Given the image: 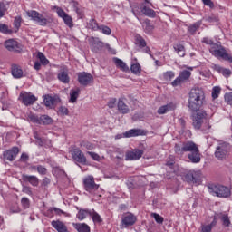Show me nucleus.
Instances as JSON below:
<instances>
[{
  "label": "nucleus",
  "instance_id": "obj_1",
  "mask_svg": "<svg viewBox=\"0 0 232 232\" xmlns=\"http://www.w3.org/2000/svg\"><path fill=\"white\" fill-rule=\"evenodd\" d=\"M206 101V94L200 88H193L188 93V108L192 111H198L204 106Z\"/></svg>",
  "mask_w": 232,
  "mask_h": 232
},
{
  "label": "nucleus",
  "instance_id": "obj_2",
  "mask_svg": "<svg viewBox=\"0 0 232 232\" xmlns=\"http://www.w3.org/2000/svg\"><path fill=\"white\" fill-rule=\"evenodd\" d=\"M192 125L195 130H211V125L208 121V113L206 111H198L192 115Z\"/></svg>",
  "mask_w": 232,
  "mask_h": 232
},
{
  "label": "nucleus",
  "instance_id": "obj_3",
  "mask_svg": "<svg viewBox=\"0 0 232 232\" xmlns=\"http://www.w3.org/2000/svg\"><path fill=\"white\" fill-rule=\"evenodd\" d=\"M83 188L85 191H88L91 195H93L94 197H101L99 194L101 191L100 186L95 183L93 176H87L83 179Z\"/></svg>",
  "mask_w": 232,
  "mask_h": 232
},
{
  "label": "nucleus",
  "instance_id": "obj_4",
  "mask_svg": "<svg viewBox=\"0 0 232 232\" xmlns=\"http://www.w3.org/2000/svg\"><path fill=\"white\" fill-rule=\"evenodd\" d=\"M198 146L195 144L193 141H185L180 146L179 144H176L174 147V151L177 155H184V153L189 151L190 153L195 151Z\"/></svg>",
  "mask_w": 232,
  "mask_h": 232
},
{
  "label": "nucleus",
  "instance_id": "obj_5",
  "mask_svg": "<svg viewBox=\"0 0 232 232\" xmlns=\"http://www.w3.org/2000/svg\"><path fill=\"white\" fill-rule=\"evenodd\" d=\"M27 15L32 21H34L39 26H46L50 23V19L44 17V15L35 10H30L26 12Z\"/></svg>",
  "mask_w": 232,
  "mask_h": 232
},
{
  "label": "nucleus",
  "instance_id": "obj_6",
  "mask_svg": "<svg viewBox=\"0 0 232 232\" xmlns=\"http://www.w3.org/2000/svg\"><path fill=\"white\" fill-rule=\"evenodd\" d=\"M28 121H30V122H34L35 124H43L44 126L53 124V119L46 114L41 116L30 114L28 116Z\"/></svg>",
  "mask_w": 232,
  "mask_h": 232
},
{
  "label": "nucleus",
  "instance_id": "obj_7",
  "mask_svg": "<svg viewBox=\"0 0 232 232\" xmlns=\"http://www.w3.org/2000/svg\"><path fill=\"white\" fill-rule=\"evenodd\" d=\"M70 153L75 162H79V164H82L83 166H86V164H88V160H86V156H84V153L82 152V150H81V149H72Z\"/></svg>",
  "mask_w": 232,
  "mask_h": 232
},
{
  "label": "nucleus",
  "instance_id": "obj_8",
  "mask_svg": "<svg viewBox=\"0 0 232 232\" xmlns=\"http://www.w3.org/2000/svg\"><path fill=\"white\" fill-rule=\"evenodd\" d=\"M5 46L8 52H15L16 53H21V52H23V45L15 39L5 41Z\"/></svg>",
  "mask_w": 232,
  "mask_h": 232
},
{
  "label": "nucleus",
  "instance_id": "obj_9",
  "mask_svg": "<svg viewBox=\"0 0 232 232\" xmlns=\"http://www.w3.org/2000/svg\"><path fill=\"white\" fill-rule=\"evenodd\" d=\"M19 101H21L24 106H32V104L37 101V97L32 92H22L19 95Z\"/></svg>",
  "mask_w": 232,
  "mask_h": 232
},
{
  "label": "nucleus",
  "instance_id": "obj_10",
  "mask_svg": "<svg viewBox=\"0 0 232 232\" xmlns=\"http://www.w3.org/2000/svg\"><path fill=\"white\" fill-rule=\"evenodd\" d=\"M135 222H137V216L133 215L131 212H127L121 217V226L123 227L134 226Z\"/></svg>",
  "mask_w": 232,
  "mask_h": 232
},
{
  "label": "nucleus",
  "instance_id": "obj_11",
  "mask_svg": "<svg viewBox=\"0 0 232 232\" xmlns=\"http://www.w3.org/2000/svg\"><path fill=\"white\" fill-rule=\"evenodd\" d=\"M214 193H216L217 197H220L221 198H227L231 197V188L218 185L214 187Z\"/></svg>",
  "mask_w": 232,
  "mask_h": 232
},
{
  "label": "nucleus",
  "instance_id": "obj_12",
  "mask_svg": "<svg viewBox=\"0 0 232 232\" xmlns=\"http://www.w3.org/2000/svg\"><path fill=\"white\" fill-rule=\"evenodd\" d=\"M185 180L187 182H192V184H200V171H188L185 175Z\"/></svg>",
  "mask_w": 232,
  "mask_h": 232
},
{
  "label": "nucleus",
  "instance_id": "obj_13",
  "mask_svg": "<svg viewBox=\"0 0 232 232\" xmlns=\"http://www.w3.org/2000/svg\"><path fill=\"white\" fill-rule=\"evenodd\" d=\"M191 77V72L189 71H182L179 77H177L172 82V86L175 88L177 86H179V84H182V82L184 81H188V79H189Z\"/></svg>",
  "mask_w": 232,
  "mask_h": 232
},
{
  "label": "nucleus",
  "instance_id": "obj_14",
  "mask_svg": "<svg viewBox=\"0 0 232 232\" xmlns=\"http://www.w3.org/2000/svg\"><path fill=\"white\" fill-rule=\"evenodd\" d=\"M144 155V150L134 149L132 150H130L126 152L125 160H139Z\"/></svg>",
  "mask_w": 232,
  "mask_h": 232
},
{
  "label": "nucleus",
  "instance_id": "obj_15",
  "mask_svg": "<svg viewBox=\"0 0 232 232\" xmlns=\"http://www.w3.org/2000/svg\"><path fill=\"white\" fill-rule=\"evenodd\" d=\"M78 82H80L82 86H88V84L93 82V76L88 72H79Z\"/></svg>",
  "mask_w": 232,
  "mask_h": 232
},
{
  "label": "nucleus",
  "instance_id": "obj_16",
  "mask_svg": "<svg viewBox=\"0 0 232 232\" xmlns=\"http://www.w3.org/2000/svg\"><path fill=\"white\" fill-rule=\"evenodd\" d=\"M19 155V148L13 147L11 150H8L4 152V159L9 160L10 162L15 160V158Z\"/></svg>",
  "mask_w": 232,
  "mask_h": 232
},
{
  "label": "nucleus",
  "instance_id": "obj_17",
  "mask_svg": "<svg viewBox=\"0 0 232 232\" xmlns=\"http://www.w3.org/2000/svg\"><path fill=\"white\" fill-rule=\"evenodd\" d=\"M139 6L143 15H146L147 17H151V18H154L157 16V13L155 12V10L148 7V5H146V3L140 4Z\"/></svg>",
  "mask_w": 232,
  "mask_h": 232
},
{
  "label": "nucleus",
  "instance_id": "obj_18",
  "mask_svg": "<svg viewBox=\"0 0 232 232\" xmlns=\"http://www.w3.org/2000/svg\"><path fill=\"white\" fill-rule=\"evenodd\" d=\"M51 226L57 230V232H70L66 224L61 220H53Z\"/></svg>",
  "mask_w": 232,
  "mask_h": 232
},
{
  "label": "nucleus",
  "instance_id": "obj_19",
  "mask_svg": "<svg viewBox=\"0 0 232 232\" xmlns=\"http://www.w3.org/2000/svg\"><path fill=\"white\" fill-rule=\"evenodd\" d=\"M219 220L222 222V226L225 227H229L231 226V217L227 212H220L218 214Z\"/></svg>",
  "mask_w": 232,
  "mask_h": 232
},
{
  "label": "nucleus",
  "instance_id": "obj_20",
  "mask_svg": "<svg viewBox=\"0 0 232 232\" xmlns=\"http://www.w3.org/2000/svg\"><path fill=\"white\" fill-rule=\"evenodd\" d=\"M117 108L119 113H121L122 115H126L127 113H130V107L126 104L124 102V99L120 98L118 100Z\"/></svg>",
  "mask_w": 232,
  "mask_h": 232
},
{
  "label": "nucleus",
  "instance_id": "obj_21",
  "mask_svg": "<svg viewBox=\"0 0 232 232\" xmlns=\"http://www.w3.org/2000/svg\"><path fill=\"white\" fill-rule=\"evenodd\" d=\"M22 179L24 180V182H29V184H31V186H34V188H37V186H39V178H37V176L23 174Z\"/></svg>",
  "mask_w": 232,
  "mask_h": 232
},
{
  "label": "nucleus",
  "instance_id": "obj_22",
  "mask_svg": "<svg viewBox=\"0 0 232 232\" xmlns=\"http://www.w3.org/2000/svg\"><path fill=\"white\" fill-rule=\"evenodd\" d=\"M139 135H146V132L140 129H132L123 133V137L127 139H130V137H139Z\"/></svg>",
  "mask_w": 232,
  "mask_h": 232
},
{
  "label": "nucleus",
  "instance_id": "obj_23",
  "mask_svg": "<svg viewBox=\"0 0 232 232\" xmlns=\"http://www.w3.org/2000/svg\"><path fill=\"white\" fill-rule=\"evenodd\" d=\"M57 79L60 81V82L68 84L70 82V75L68 74V71L61 70L57 74Z\"/></svg>",
  "mask_w": 232,
  "mask_h": 232
},
{
  "label": "nucleus",
  "instance_id": "obj_24",
  "mask_svg": "<svg viewBox=\"0 0 232 232\" xmlns=\"http://www.w3.org/2000/svg\"><path fill=\"white\" fill-rule=\"evenodd\" d=\"M113 63L116 65V68H119L121 72H125V73H128L130 72V67L124 63L122 60L119 58H114Z\"/></svg>",
  "mask_w": 232,
  "mask_h": 232
},
{
  "label": "nucleus",
  "instance_id": "obj_25",
  "mask_svg": "<svg viewBox=\"0 0 232 232\" xmlns=\"http://www.w3.org/2000/svg\"><path fill=\"white\" fill-rule=\"evenodd\" d=\"M211 68H212V70H215V72L221 73L225 77H229V75H231V70L226 69L218 64H212Z\"/></svg>",
  "mask_w": 232,
  "mask_h": 232
},
{
  "label": "nucleus",
  "instance_id": "obj_26",
  "mask_svg": "<svg viewBox=\"0 0 232 232\" xmlns=\"http://www.w3.org/2000/svg\"><path fill=\"white\" fill-rule=\"evenodd\" d=\"M141 24H142L145 34H153V30H155V26H153V24H151V22L150 21V19H145L141 23Z\"/></svg>",
  "mask_w": 232,
  "mask_h": 232
},
{
  "label": "nucleus",
  "instance_id": "obj_27",
  "mask_svg": "<svg viewBox=\"0 0 232 232\" xmlns=\"http://www.w3.org/2000/svg\"><path fill=\"white\" fill-rule=\"evenodd\" d=\"M176 106L173 103H168L167 105H163L158 109L159 115H165L168 111H172L175 110Z\"/></svg>",
  "mask_w": 232,
  "mask_h": 232
},
{
  "label": "nucleus",
  "instance_id": "obj_28",
  "mask_svg": "<svg viewBox=\"0 0 232 232\" xmlns=\"http://www.w3.org/2000/svg\"><path fill=\"white\" fill-rule=\"evenodd\" d=\"M188 159L194 164H198V162H200V150H198V148L188 154Z\"/></svg>",
  "mask_w": 232,
  "mask_h": 232
},
{
  "label": "nucleus",
  "instance_id": "obj_29",
  "mask_svg": "<svg viewBox=\"0 0 232 232\" xmlns=\"http://www.w3.org/2000/svg\"><path fill=\"white\" fill-rule=\"evenodd\" d=\"M227 154V150L224 145H221L217 148L215 155L217 159H226V155Z\"/></svg>",
  "mask_w": 232,
  "mask_h": 232
},
{
  "label": "nucleus",
  "instance_id": "obj_30",
  "mask_svg": "<svg viewBox=\"0 0 232 232\" xmlns=\"http://www.w3.org/2000/svg\"><path fill=\"white\" fill-rule=\"evenodd\" d=\"M73 227L78 232H90V226L86 223H73Z\"/></svg>",
  "mask_w": 232,
  "mask_h": 232
},
{
  "label": "nucleus",
  "instance_id": "obj_31",
  "mask_svg": "<svg viewBox=\"0 0 232 232\" xmlns=\"http://www.w3.org/2000/svg\"><path fill=\"white\" fill-rule=\"evenodd\" d=\"M215 226H217V217H214L213 221L209 225L202 224L201 232H211Z\"/></svg>",
  "mask_w": 232,
  "mask_h": 232
},
{
  "label": "nucleus",
  "instance_id": "obj_32",
  "mask_svg": "<svg viewBox=\"0 0 232 232\" xmlns=\"http://www.w3.org/2000/svg\"><path fill=\"white\" fill-rule=\"evenodd\" d=\"M12 75L14 79H21L23 77V69L19 65L12 66Z\"/></svg>",
  "mask_w": 232,
  "mask_h": 232
},
{
  "label": "nucleus",
  "instance_id": "obj_33",
  "mask_svg": "<svg viewBox=\"0 0 232 232\" xmlns=\"http://www.w3.org/2000/svg\"><path fill=\"white\" fill-rule=\"evenodd\" d=\"M130 72L134 75H139L140 74V72H142V67L140 66V63L138 62H134L130 65Z\"/></svg>",
  "mask_w": 232,
  "mask_h": 232
},
{
  "label": "nucleus",
  "instance_id": "obj_34",
  "mask_svg": "<svg viewBox=\"0 0 232 232\" xmlns=\"http://www.w3.org/2000/svg\"><path fill=\"white\" fill-rule=\"evenodd\" d=\"M90 217L92 218V222H94V224H101V222H102L101 215L93 209L90 210Z\"/></svg>",
  "mask_w": 232,
  "mask_h": 232
},
{
  "label": "nucleus",
  "instance_id": "obj_35",
  "mask_svg": "<svg viewBox=\"0 0 232 232\" xmlns=\"http://www.w3.org/2000/svg\"><path fill=\"white\" fill-rule=\"evenodd\" d=\"M146 40L140 34L135 36V45L139 46V48H146Z\"/></svg>",
  "mask_w": 232,
  "mask_h": 232
},
{
  "label": "nucleus",
  "instance_id": "obj_36",
  "mask_svg": "<svg viewBox=\"0 0 232 232\" xmlns=\"http://www.w3.org/2000/svg\"><path fill=\"white\" fill-rule=\"evenodd\" d=\"M37 59H39L40 63L44 65V66H47V64H50V61L46 58V56L44 55V53L38 52L36 54Z\"/></svg>",
  "mask_w": 232,
  "mask_h": 232
},
{
  "label": "nucleus",
  "instance_id": "obj_37",
  "mask_svg": "<svg viewBox=\"0 0 232 232\" xmlns=\"http://www.w3.org/2000/svg\"><path fill=\"white\" fill-rule=\"evenodd\" d=\"M174 50H175V52H177V53H178V55H179V57H184V55H186V49L184 48V45H182V44H175Z\"/></svg>",
  "mask_w": 232,
  "mask_h": 232
},
{
  "label": "nucleus",
  "instance_id": "obj_38",
  "mask_svg": "<svg viewBox=\"0 0 232 232\" xmlns=\"http://www.w3.org/2000/svg\"><path fill=\"white\" fill-rule=\"evenodd\" d=\"M79 93H81L80 89L72 90L70 92V102H75L79 97Z\"/></svg>",
  "mask_w": 232,
  "mask_h": 232
},
{
  "label": "nucleus",
  "instance_id": "obj_39",
  "mask_svg": "<svg viewBox=\"0 0 232 232\" xmlns=\"http://www.w3.org/2000/svg\"><path fill=\"white\" fill-rule=\"evenodd\" d=\"M88 215L90 216V210L80 209L76 217L80 220H84V218H86Z\"/></svg>",
  "mask_w": 232,
  "mask_h": 232
},
{
  "label": "nucleus",
  "instance_id": "obj_40",
  "mask_svg": "<svg viewBox=\"0 0 232 232\" xmlns=\"http://www.w3.org/2000/svg\"><path fill=\"white\" fill-rule=\"evenodd\" d=\"M44 105L47 108H53V102H54L53 97H52L50 95H46L44 97Z\"/></svg>",
  "mask_w": 232,
  "mask_h": 232
},
{
  "label": "nucleus",
  "instance_id": "obj_41",
  "mask_svg": "<svg viewBox=\"0 0 232 232\" xmlns=\"http://www.w3.org/2000/svg\"><path fill=\"white\" fill-rule=\"evenodd\" d=\"M100 27H101V25H99V24L97 23V20H95V19L90 20L89 28H91V30L97 32V30H99Z\"/></svg>",
  "mask_w": 232,
  "mask_h": 232
},
{
  "label": "nucleus",
  "instance_id": "obj_42",
  "mask_svg": "<svg viewBox=\"0 0 232 232\" xmlns=\"http://www.w3.org/2000/svg\"><path fill=\"white\" fill-rule=\"evenodd\" d=\"M63 21L64 22V24L67 26H69V28H72V26H73V18H72V16L67 14V15L63 17Z\"/></svg>",
  "mask_w": 232,
  "mask_h": 232
},
{
  "label": "nucleus",
  "instance_id": "obj_43",
  "mask_svg": "<svg viewBox=\"0 0 232 232\" xmlns=\"http://www.w3.org/2000/svg\"><path fill=\"white\" fill-rule=\"evenodd\" d=\"M175 78V72L172 71H168L163 73L164 81H171V79Z\"/></svg>",
  "mask_w": 232,
  "mask_h": 232
},
{
  "label": "nucleus",
  "instance_id": "obj_44",
  "mask_svg": "<svg viewBox=\"0 0 232 232\" xmlns=\"http://www.w3.org/2000/svg\"><path fill=\"white\" fill-rule=\"evenodd\" d=\"M222 89L218 86H215L212 89V99L215 101V99H218V95H220V92Z\"/></svg>",
  "mask_w": 232,
  "mask_h": 232
},
{
  "label": "nucleus",
  "instance_id": "obj_45",
  "mask_svg": "<svg viewBox=\"0 0 232 232\" xmlns=\"http://www.w3.org/2000/svg\"><path fill=\"white\" fill-rule=\"evenodd\" d=\"M200 28V23H196L188 27V32L191 35L195 34L197 30Z\"/></svg>",
  "mask_w": 232,
  "mask_h": 232
},
{
  "label": "nucleus",
  "instance_id": "obj_46",
  "mask_svg": "<svg viewBox=\"0 0 232 232\" xmlns=\"http://www.w3.org/2000/svg\"><path fill=\"white\" fill-rule=\"evenodd\" d=\"M72 6L76 14L79 15V17H82V15H84V12H82L81 8H79V3L72 2Z\"/></svg>",
  "mask_w": 232,
  "mask_h": 232
},
{
  "label": "nucleus",
  "instance_id": "obj_47",
  "mask_svg": "<svg viewBox=\"0 0 232 232\" xmlns=\"http://www.w3.org/2000/svg\"><path fill=\"white\" fill-rule=\"evenodd\" d=\"M105 35H111V29L106 25H100L99 29Z\"/></svg>",
  "mask_w": 232,
  "mask_h": 232
},
{
  "label": "nucleus",
  "instance_id": "obj_48",
  "mask_svg": "<svg viewBox=\"0 0 232 232\" xmlns=\"http://www.w3.org/2000/svg\"><path fill=\"white\" fill-rule=\"evenodd\" d=\"M0 32L2 34H12V29L8 28V25L0 24Z\"/></svg>",
  "mask_w": 232,
  "mask_h": 232
},
{
  "label": "nucleus",
  "instance_id": "obj_49",
  "mask_svg": "<svg viewBox=\"0 0 232 232\" xmlns=\"http://www.w3.org/2000/svg\"><path fill=\"white\" fill-rule=\"evenodd\" d=\"M81 148H85V150H93L95 148V145L90 143L89 141H82L81 143Z\"/></svg>",
  "mask_w": 232,
  "mask_h": 232
},
{
  "label": "nucleus",
  "instance_id": "obj_50",
  "mask_svg": "<svg viewBox=\"0 0 232 232\" xmlns=\"http://www.w3.org/2000/svg\"><path fill=\"white\" fill-rule=\"evenodd\" d=\"M54 8L56 9V14H58V16H60L62 19L65 16L68 15V14H66V12H64L63 10V8L59 7V6H54Z\"/></svg>",
  "mask_w": 232,
  "mask_h": 232
},
{
  "label": "nucleus",
  "instance_id": "obj_51",
  "mask_svg": "<svg viewBox=\"0 0 232 232\" xmlns=\"http://www.w3.org/2000/svg\"><path fill=\"white\" fill-rule=\"evenodd\" d=\"M151 217H153V218L156 220L158 224H162V222H164V218H162L160 215L157 213H152Z\"/></svg>",
  "mask_w": 232,
  "mask_h": 232
},
{
  "label": "nucleus",
  "instance_id": "obj_52",
  "mask_svg": "<svg viewBox=\"0 0 232 232\" xmlns=\"http://www.w3.org/2000/svg\"><path fill=\"white\" fill-rule=\"evenodd\" d=\"M22 21L23 19L21 18V16H17L14 18V26L16 28V30H19V28H21Z\"/></svg>",
  "mask_w": 232,
  "mask_h": 232
},
{
  "label": "nucleus",
  "instance_id": "obj_53",
  "mask_svg": "<svg viewBox=\"0 0 232 232\" xmlns=\"http://www.w3.org/2000/svg\"><path fill=\"white\" fill-rule=\"evenodd\" d=\"M202 43L204 44H208V46H210V48H213V45L218 44L214 43L213 40H211L208 37L203 38Z\"/></svg>",
  "mask_w": 232,
  "mask_h": 232
},
{
  "label": "nucleus",
  "instance_id": "obj_54",
  "mask_svg": "<svg viewBox=\"0 0 232 232\" xmlns=\"http://www.w3.org/2000/svg\"><path fill=\"white\" fill-rule=\"evenodd\" d=\"M87 155H90L93 160L99 162L101 160V156L95 152L87 151Z\"/></svg>",
  "mask_w": 232,
  "mask_h": 232
},
{
  "label": "nucleus",
  "instance_id": "obj_55",
  "mask_svg": "<svg viewBox=\"0 0 232 232\" xmlns=\"http://www.w3.org/2000/svg\"><path fill=\"white\" fill-rule=\"evenodd\" d=\"M36 171H38V173L40 175H46V168H44L43 165H39L37 166Z\"/></svg>",
  "mask_w": 232,
  "mask_h": 232
},
{
  "label": "nucleus",
  "instance_id": "obj_56",
  "mask_svg": "<svg viewBox=\"0 0 232 232\" xmlns=\"http://www.w3.org/2000/svg\"><path fill=\"white\" fill-rule=\"evenodd\" d=\"M225 102L232 106V92L225 94Z\"/></svg>",
  "mask_w": 232,
  "mask_h": 232
},
{
  "label": "nucleus",
  "instance_id": "obj_57",
  "mask_svg": "<svg viewBox=\"0 0 232 232\" xmlns=\"http://www.w3.org/2000/svg\"><path fill=\"white\" fill-rule=\"evenodd\" d=\"M21 202L24 208H30V200L28 199V198H23Z\"/></svg>",
  "mask_w": 232,
  "mask_h": 232
},
{
  "label": "nucleus",
  "instance_id": "obj_58",
  "mask_svg": "<svg viewBox=\"0 0 232 232\" xmlns=\"http://www.w3.org/2000/svg\"><path fill=\"white\" fill-rule=\"evenodd\" d=\"M116 105H117V99L115 98L111 99L108 102L109 108H115Z\"/></svg>",
  "mask_w": 232,
  "mask_h": 232
},
{
  "label": "nucleus",
  "instance_id": "obj_59",
  "mask_svg": "<svg viewBox=\"0 0 232 232\" xmlns=\"http://www.w3.org/2000/svg\"><path fill=\"white\" fill-rule=\"evenodd\" d=\"M203 5H205V6H209V8H214L215 4H213V1L211 0H202Z\"/></svg>",
  "mask_w": 232,
  "mask_h": 232
},
{
  "label": "nucleus",
  "instance_id": "obj_60",
  "mask_svg": "<svg viewBox=\"0 0 232 232\" xmlns=\"http://www.w3.org/2000/svg\"><path fill=\"white\" fill-rule=\"evenodd\" d=\"M30 157L28 156V154L26 153H22L21 157H20V161L21 162H28Z\"/></svg>",
  "mask_w": 232,
  "mask_h": 232
},
{
  "label": "nucleus",
  "instance_id": "obj_61",
  "mask_svg": "<svg viewBox=\"0 0 232 232\" xmlns=\"http://www.w3.org/2000/svg\"><path fill=\"white\" fill-rule=\"evenodd\" d=\"M53 208H49L46 212H45V217H48L49 218H53Z\"/></svg>",
  "mask_w": 232,
  "mask_h": 232
},
{
  "label": "nucleus",
  "instance_id": "obj_62",
  "mask_svg": "<svg viewBox=\"0 0 232 232\" xmlns=\"http://www.w3.org/2000/svg\"><path fill=\"white\" fill-rule=\"evenodd\" d=\"M53 209L55 215H58L59 217H61V215H66V213L60 208H53Z\"/></svg>",
  "mask_w": 232,
  "mask_h": 232
},
{
  "label": "nucleus",
  "instance_id": "obj_63",
  "mask_svg": "<svg viewBox=\"0 0 232 232\" xmlns=\"http://www.w3.org/2000/svg\"><path fill=\"white\" fill-rule=\"evenodd\" d=\"M59 113H61L62 115H68V108L60 107Z\"/></svg>",
  "mask_w": 232,
  "mask_h": 232
},
{
  "label": "nucleus",
  "instance_id": "obj_64",
  "mask_svg": "<svg viewBox=\"0 0 232 232\" xmlns=\"http://www.w3.org/2000/svg\"><path fill=\"white\" fill-rule=\"evenodd\" d=\"M169 159L170 160L167 161V166H173V164H175V157L170 156Z\"/></svg>",
  "mask_w": 232,
  "mask_h": 232
}]
</instances>
